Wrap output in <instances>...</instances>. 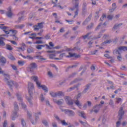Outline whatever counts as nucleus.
I'll use <instances>...</instances> for the list:
<instances>
[{
    "label": "nucleus",
    "instance_id": "nucleus-57",
    "mask_svg": "<svg viewBox=\"0 0 127 127\" xmlns=\"http://www.w3.org/2000/svg\"><path fill=\"white\" fill-rule=\"evenodd\" d=\"M99 12H96V13H95V17L96 18H99Z\"/></svg>",
    "mask_w": 127,
    "mask_h": 127
},
{
    "label": "nucleus",
    "instance_id": "nucleus-54",
    "mask_svg": "<svg viewBox=\"0 0 127 127\" xmlns=\"http://www.w3.org/2000/svg\"><path fill=\"white\" fill-rule=\"evenodd\" d=\"M37 26H39V27L41 29L43 27V25L42 23L38 24Z\"/></svg>",
    "mask_w": 127,
    "mask_h": 127
},
{
    "label": "nucleus",
    "instance_id": "nucleus-7",
    "mask_svg": "<svg viewBox=\"0 0 127 127\" xmlns=\"http://www.w3.org/2000/svg\"><path fill=\"white\" fill-rule=\"evenodd\" d=\"M6 14V16L9 18H11L12 16H14V14L12 12L11 6H9L7 8Z\"/></svg>",
    "mask_w": 127,
    "mask_h": 127
},
{
    "label": "nucleus",
    "instance_id": "nucleus-17",
    "mask_svg": "<svg viewBox=\"0 0 127 127\" xmlns=\"http://www.w3.org/2000/svg\"><path fill=\"white\" fill-rule=\"evenodd\" d=\"M65 101L67 104L69 106H72L74 104V102L71 99H69V97H66L65 98Z\"/></svg>",
    "mask_w": 127,
    "mask_h": 127
},
{
    "label": "nucleus",
    "instance_id": "nucleus-13",
    "mask_svg": "<svg viewBox=\"0 0 127 127\" xmlns=\"http://www.w3.org/2000/svg\"><path fill=\"white\" fill-rule=\"evenodd\" d=\"M55 117L56 119V120L58 121L59 123H61L63 126L67 125V123L65 122V120H61V119H60L59 117L57 115H55Z\"/></svg>",
    "mask_w": 127,
    "mask_h": 127
},
{
    "label": "nucleus",
    "instance_id": "nucleus-58",
    "mask_svg": "<svg viewBox=\"0 0 127 127\" xmlns=\"http://www.w3.org/2000/svg\"><path fill=\"white\" fill-rule=\"evenodd\" d=\"M66 22H67L69 24H72L73 23V20H66Z\"/></svg>",
    "mask_w": 127,
    "mask_h": 127
},
{
    "label": "nucleus",
    "instance_id": "nucleus-6",
    "mask_svg": "<svg viewBox=\"0 0 127 127\" xmlns=\"http://www.w3.org/2000/svg\"><path fill=\"white\" fill-rule=\"evenodd\" d=\"M0 28L6 34H8V32L10 31V29L7 27L4 26V24H1L0 25Z\"/></svg>",
    "mask_w": 127,
    "mask_h": 127
},
{
    "label": "nucleus",
    "instance_id": "nucleus-10",
    "mask_svg": "<svg viewBox=\"0 0 127 127\" xmlns=\"http://www.w3.org/2000/svg\"><path fill=\"white\" fill-rule=\"evenodd\" d=\"M50 94L53 97H56L57 96H63L64 95V93H62V92H60L58 93H54L53 91H50Z\"/></svg>",
    "mask_w": 127,
    "mask_h": 127
},
{
    "label": "nucleus",
    "instance_id": "nucleus-27",
    "mask_svg": "<svg viewBox=\"0 0 127 127\" xmlns=\"http://www.w3.org/2000/svg\"><path fill=\"white\" fill-rule=\"evenodd\" d=\"M0 63L2 64H5L6 62V60L3 57H0Z\"/></svg>",
    "mask_w": 127,
    "mask_h": 127
},
{
    "label": "nucleus",
    "instance_id": "nucleus-30",
    "mask_svg": "<svg viewBox=\"0 0 127 127\" xmlns=\"http://www.w3.org/2000/svg\"><path fill=\"white\" fill-rule=\"evenodd\" d=\"M123 24H116L114 26H113V29H117L119 28Z\"/></svg>",
    "mask_w": 127,
    "mask_h": 127
},
{
    "label": "nucleus",
    "instance_id": "nucleus-18",
    "mask_svg": "<svg viewBox=\"0 0 127 127\" xmlns=\"http://www.w3.org/2000/svg\"><path fill=\"white\" fill-rule=\"evenodd\" d=\"M61 53V52L60 51H57L56 52H55V54H49V57H50V58L51 59H55L56 60V58H55L56 55L57 54H59Z\"/></svg>",
    "mask_w": 127,
    "mask_h": 127
},
{
    "label": "nucleus",
    "instance_id": "nucleus-35",
    "mask_svg": "<svg viewBox=\"0 0 127 127\" xmlns=\"http://www.w3.org/2000/svg\"><path fill=\"white\" fill-rule=\"evenodd\" d=\"M21 124H22L23 127H26V124L24 119L21 120Z\"/></svg>",
    "mask_w": 127,
    "mask_h": 127
},
{
    "label": "nucleus",
    "instance_id": "nucleus-43",
    "mask_svg": "<svg viewBox=\"0 0 127 127\" xmlns=\"http://www.w3.org/2000/svg\"><path fill=\"white\" fill-rule=\"evenodd\" d=\"M18 64L19 65H21V66H23V65L24 64V62L23 61H19L18 62Z\"/></svg>",
    "mask_w": 127,
    "mask_h": 127
},
{
    "label": "nucleus",
    "instance_id": "nucleus-2",
    "mask_svg": "<svg viewBox=\"0 0 127 127\" xmlns=\"http://www.w3.org/2000/svg\"><path fill=\"white\" fill-rule=\"evenodd\" d=\"M14 110L13 112V113L11 116V119L12 121H14L16 118L18 117L17 111H18V107L16 102H15L14 103Z\"/></svg>",
    "mask_w": 127,
    "mask_h": 127
},
{
    "label": "nucleus",
    "instance_id": "nucleus-41",
    "mask_svg": "<svg viewBox=\"0 0 127 127\" xmlns=\"http://www.w3.org/2000/svg\"><path fill=\"white\" fill-rule=\"evenodd\" d=\"M27 51L29 54H30L34 52V50L33 48H29L27 50Z\"/></svg>",
    "mask_w": 127,
    "mask_h": 127
},
{
    "label": "nucleus",
    "instance_id": "nucleus-42",
    "mask_svg": "<svg viewBox=\"0 0 127 127\" xmlns=\"http://www.w3.org/2000/svg\"><path fill=\"white\" fill-rule=\"evenodd\" d=\"M88 105H87V104L85 103L83 106V107H82V109H83V110H86L87 108Z\"/></svg>",
    "mask_w": 127,
    "mask_h": 127
},
{
    "label": "nucleus",
    "instance_id": "nucleus-21",
    "mask_svg": "<svg viewBox=\"0 0 127 127\" xmlns=\"http://www.w3.org/2000/svg\"><path fill=\"white\" fill-rule=\"evenodd\" d=\"M31 80L33 81H34V82H36V86H37V82H39L40 83H41V82L39 81L38 80V77L36 76H33L31 77Z\"/></svg>",
    "mask_w": 127,
    "mask_h": 127
},
{
    "label": "nucleus",
    "instance_id": "nucleus-20",
    "mask_svg": "<svg viewBox=\"0 0 127 127\" xmlns=\"http://www.w3.org/2000/svg\"><path fill=\"white\" fill-rule=\"evenodd\" d=\"M69 55L66 56V58H71V57H75L79 58L80 57V55H77L76 54H72L71 53H68Z\"/></svg>",
    "mask_w": 127,
    "mask_h": 127
},
{
    "label": "nucleus",
    "instance_id": "nucleus-24",
    "mask_svg": "<svg viewBox=\"0 0 127 127\" xmlns=\"http://www.w3.org/2000/svg\"><path fill=\"white\" fill-rule=\"evenodd\" d=\"M77 114H78V116L82 117L83 118H84V119L86 118V117L85 116V114L83 112L78 111Z\"/></svg>",
    "mask_w": 127,
    "mask_h": 127
},
{
    "label": "nucleus",
    "instance_id": "nucleus-45",
    "mask_svg": "<svg viewBox=\"0 0 127 127\" xmlns=\"http://www.w3.org/2000/svg\"><path fill=\"white\" fill-rule=\"evenodd\" d=\"M40 99V101L42 102H43L45 100V98L44 97L43 94H41Z\"/></svg>",
    "mask_w": 127,
    "mask_h": 127
},
{
    "label": "nucleus",
    "instance_id": "nucleus-8",
    "mask_svg": "<svg viewBox=\"0 0 127 127\" xmlns=\"http://www.w3.org/2000/svg\"><path fill=\"white\" fill-rule=\"evenodd\" d=\"M70 10L71 11L75 10L76 11L75 12V15L74 16V18L76 16L78 15V3H75L74 7L73 8H71Z\"/></svg>",
    "mask_w": 127,
    "mask_h": 127
},
{
    "label": "nucleus",
    "instance_id": "nucleus-52",
    "mask_svg": "<svg viewBox=\"0 0 127 127\" xmlns=\"http://www.w3.org/2000/svg\"><path fill=\"white\" fill-rule=\"evenodd\" d=\"M38 119V117L35 118V120L33 121V120H31V123L32 124H33V125H34L35 123H37V120Z\"/></svg>",
    "mask_w": 127,
    "mask_h": 127
},
{
    "label": "nucleus",
    "instance_id": "nucleus-51",
    "mask_svg": "<svg viewBox=\"0 0 127 127\" xmlns=\"http://www.w3.org/2000/svg\"><path fill=\"white\" fill-rule=\"evenodd\" d=\"M88 89H89V86L87 85V86H86V87L84 88V91H83V92H84V93H85L87 92V91L88 90Z\"/></svg>",
    "mask_w": 127,
    "mask_h": 127
},
{
    "label": "nucleus",
    "instance_id": "nucleus-36",
    "mask_svg": "<svg viewBox=\"0 0 127 127\" xmlns=\"http://www.w3.org/2000/svg\"><path fill=\"white\" fill-rule=\"evenodd\" d=\"M17 49L18 52H23L25 50V48H24V47H22L20 48H17Z\"/></svg>",
    "mask_w": 127,
    "mask_h": 127
},
{
    "label": "nucleus",
    "instance_id": "nucleus-59",
    "mask_svg": "<svg viewBox=\"0 0 127 127\" xmlns=\"http://www.w3.org/2000/svg\"><path fill=\"white\" fill-rule=\"evenodd\" d=\"M120 125H121V122L120 121H118L116 123V127H119Z\"/></svg>",
    "mask_w": 127,
    "mask_h": 127
},
{
    "label": "nucleus",
    "instance_id": "nucleus-53",
    "mask_svg": "<svg viewBox=\"0 0 127 127\" xmlns=\"http://www.w3.org/2000/svg\"><path fill=\"white\" fill-rule=\"evenodd\" d=\"M112 41L111 40H108L106 41V42H105L103 44H102V45H104L107 44H109Z\"/></svg>",
    "mask_w": 127,
    "mask_h": 127
},
{
    "label": "nucleus",
    "instance_id": "nucleus-63",
    "mask_svg": "<svg viewBox=\"0 0 127 127\" xmlns=\"http://www.w3.org/2000/svg\"><path fill=\"white\" fill-rule=\"evenodd\" d=\"M52 126L53 127H57V125L56 123H53L52 124Z\"/></svg>",
    "mask_w": 127,
    "mask_h": 127
},
{
    "label": "nucleus",
    "instance_id": "nucleus-12",
    "mask_svg": "<svg viewBox=\"0 0 127 127\" xmlns=\"http://www.w3.org/2000/svg\"><path fill=\"white\" fill-rule=\"evenodd\" d=\"M124 111L123 110V108H120V110H119V114H118V119L119 120H121L122 118H123V116L124 115Z\"/></svg>",
    "mask_w": 127,
    "mask_h": 127
},
{
    "label": "nucleus",
    "instance_id": "nucleus-60",
    "mask_svg": "<svg viewBox=\"0 0 127 127\" xmlns=\"http://www.w3.org/2000/svg\"><path fill=\"white\" fill-rule=\"evenodd\" d=\"M43 124L45 126H48V123L47 121H43Z\"/></svg>",
    "mask_w": 127,
    "mask_h": 127
},
{
    "label": "nucleus",
    "instance_id": "nucleus-16",
    "mask_svg": "<svg viewBox=\"0 0 127 127\" xmlns=\"http://www.w3.org/2000/svg\"><path fill=\"white\" fill-rule=\"evenodd\" d=\"M53 101L58 105H61L64 102L63 99L57 100L56 99H53Z\"/></svg>",
    "mask_w": 127,
    "mask_h": 127
},
{
    "label": "nucleus",
    "instance_id": "nucleus-55",
    "mask_svg": "<svg viewBox=\"0 0 127 127\" xmlns=\"http://www.w3.org/2000/svg\"><path fill=\"white\" fill-rule=\"evenodd\" d=\"M7 122L6 121H4L3 125V127H7Z\"/></svg>",
    "mask_w": 127,
    "mask_h": 127
},
{
    "label": "nucleus",
    "instance_id": "nucleus-15",
    "mask_svg": "<svg viewBox=\"0 0 127 127\" xmlns=\"http://www.w3.org/2000/svg\"><path fill=\"white\" fill-rule=\"evenodd\" d=\"M37 37V34L33 33L31 34H30L29 35V38L34 40V39H42V37Z\"/></svg>",
    "mask_w": 127,
    "mask_h": 127
},
{
    "label": "nucleus",
    "instance_id": "nucleus-34",
    "mask_svg": "<svg viewBox=\"0 0 127 127\" xmlns=\"http://www.w3.org/2000/svg\"><path fill=\"white\" fill-rule=\"evenodd\" d=\"M8 58L11 61H15V58H14V57H13L12 55L10 54L8 56Z\"/></svg>",
    "mask_w": 127,
    "mask_h": 127
},
{
    "label": "nucleus",
    "instance_id": "nucleus-28",
    "mask_svg": "<svg viewBox=\"0 0 127 127\" xmlns=\"http://www.w3.org/2000/svg\"><path fill=\"white\" fill-rule=\"evenodd\" d=\"M24 27V24L17 25L15 26V28L18 29H21Z\"/></svg>",
    "mask_w": 127,
    "mask_h": 127
},
{
    "label": "nucleus",
    "instance_id": "nucleus-25",
    "mask_svg": "<svg viewBox=\"0 0 127 127\" xmlns=\"http://www.w3.org/2000/svg\"><path fill=\"white\" fill-rule=\"evenodd\" d=\"M123 102V99L120 98H116V103L117 104H121Z\"/></svg>",
    "mask_w": 127,
    "mask_h": 127
},
{
    "label": "nucleus",
    "instance_id": "nucleus-46",
    "mask_svg": "<svg viewBox=\"0 0 127 127\" xmlns=\"http://www.w3.org/2000/svg\"><path fill=\"white\" fill-rule=\"evenodd\" d=\"M34 31L38 30L40 29H41V28H39L38 25L34 26Z\"/></svg>",
    "mask_w": 127,
    "mask_h": 127
},
{
    "label": "nucleus",
    "instance_id": "nucleus-14",
    "mask_svg": "<svg viewBox=\"0 0 127 127\" xmlns=\"http://www.w3.org/2000/svg\"><path fill=\"white\" fill-rule=\"evenodd\" d=\"M18 101L20 102V105L21 107L23 108V109H25L26 107V105L22 102V99L21 98V96H17Z\"/></svg>",
    "mask_w": 127,
    "mask_h": 127
},
{
    "label": "nucleus",
    "instance_id": "nucleus-33",
    "mask_svg": "<svg viewBox=\"0 0 127 127\" xmlns=\"http://www.w3.org/2000/svg\"><path fill=\"white\" fill-rule=\"evenodd\" d=\"M109 105L111 107H112V108H114V101L113 100H110Z\"/></svg>",
    "mask_w": 127,
    "mask_h": 127
},
{
    "label": "nucleus",
    "instance_id": "nucleus-3",
    "mask_svg": "<svg viewBox=\"0 0 127 127\" xmlns=\"http://www.w3.org/2000/svg\"><path fill=\"white\" fill-rule=\"evenodd\" d=\"M127 51V47L125 46L119 47L118 49H115L113 51V54L115 55H120L121 53L123 51Z\"/></svg>",
    "mask_w": 127,
    "mask_h": 127
},
{
    "label": "nucleus",
    "instance_id": "nucleus-19",
    "mask_svg": "<svg viewBox=\"0 0 127 127\" xmlns=\"http://www.w3.org/2000/svg\"><path fill=\"white\" fill-rule=\"evenodd\" d=\"M74 102L75 105H76L79 109H82V104L81 103V102H80L78 100H75Z\"/></svg>",
    "mask_w": 127,
    "mask_h": 127
},
{
    "label": "nucleus",
    "instance_id": "nucleus-62",
    "mask_svg": "<svg viewBox=\"0 0 127 127\" xmlns=\"http://www.w3.org/2000/svg\"><path fill=\"white\" fill-rule=\"evenodd\" d=\"M26 59L28 60H32L33 58L30 55H28L26 56Z\"/></svg>",
    "mask_w": 127,
    "mask_h": 127
},
{
    "label": "nucleus",
    "instance_id": "nucleus-9",
    "mask_svg": "<svg viewBox=\"0 0 127 127\" xmlns=\"http://www.w3.org/2000/svg\"><path fill=\"white\" fill-rule=\"evenodd\" d=\"M24 11H21L18 14V16H21L20 17H19L17 21H15L16 23H19L21 22V21L23 20V16H22V14H23Z\"/></svg>",
    "mask_w": 127,
    "mask_h": 127
},
{
    "label": "nucleus",
    "instance_id": "nucleus-11",
    "mask_svg": "<svg viewBox=\"0 0 127 127\" xmlns=\"http://www.w3.org/2000/svg\"><path fill=\"white\" fill-rule=\"evenodd\" d=\"M100 104L96 105L94 107L92 110L90 111V112L92 113L93 112H95V113H98L100 111L99 106H100Z\"/></svg>",
    "mask_w": 127,
    "mask_h": 127
},
{
    "label": "nucleus",
    "instance_id": "nucleus-44",
    "mask_svg": "<svg viewBox=\"0 0 127 127\" xmlns=\"http://www.w3.org/2000/svg\"><path fill=\"white\" fill-rule=\"evenodd\" d=\"M117 58L119 61H121L123 60V58L122 57L121 55L118 56Z\"/></svg>",
    "mask_w": 127,
    "mask_h": 127
},
{
    "label": "nucleus",
    "instance_id": "nucleus-31",
    "mask_svg": "<svg viewBox=\"0 0 127 127\" xmlns=\"http://www.w3.org/2000/svg\"><path fill=\"white\" fill-rule=\"evenodd\" d=\"M79 123L81 124L83 126H84L85 127H88L89 125L86 122H83L82 121L79 120Z\"/></svg>",
    "mask_w": 127,
    "mask_h": 127
},
{
    "label": "nucleus",
    "instance_id": "nucleus-48",
    "mask_svg": "<svg viewBox=\"0 0 127 127\" xmlns=\"http://www.w3.org/2000/svg\"><path fill=\"white\" fill-rule=\"evenodd\" d=\"M85 104H86V105L89 107H91L92 106V102L89 101H88Z\"/></svg>",
    "mask_w": 127,
    "mask_h": 127
},
{
    "label": "nucleus",
    "instance_id": "nucleus-38",
    "mask_svg": "<svg viewBox=\"0 0 127 127\" xmlns=\"http://www.w3.org/2000/svg\"><path fill=\"white\" fill-rule=\"evenodd\" d=\"M107 17V15L104 14L100 18V21H103Z\"/></svg>",
    "mask_w": 127,
    "mask_h": 127
},
{
    "label": "nucleus",
    "instance_id": "nucleus-64",
    "mask_svg": "<svg viewBox=\"0 0 127 127\" xmlns=\"http://www.w3.org/2000/svg\"><path fill=\"white\" fill-rule=\"evenodd\" d=\"M126 7H127V3L122 6L123 8H126Z\"/></svg>",
    "mask_w": 127,
    "mask_h": 127
},
{
    "label": "nucleus",
    "instance_id": "nucleus-22",
    "mask_svg": "<svg viewBox=\"0 0 127 127\" xmlns=\"http://www.w3.org/2000/svg\"><path fill=\"white\" fill-rule=\"evenodd\" d=\"M17 33V31L15 30H10V31L8 32V34L10 35V36H15V34Z\"/></svg>",
    "mask_w": 127,
    "mask_h": 127
},
{
    "label": "nucleus",
    "instance_id": "nucleus-29",
    "mask_svg": "<svg viewBox=\"0 0 127 127\" xmlns=\"http://www.w3.org/2000/svg\"><path fill=\"white\" fill-rule=\"evenodd\" d=\"M4 38H0V46H3L5 45V43L3 42Z\"/></svg>",
    "mask_w": 127,
    "mask_h": 127
},
{
    "label": "nucleus",
    "instance_id": "nucleus-47",
    "mask_svg": "<svg viewBox=\"0 0 127 127\" xmlns=\"http://www.w3.org/2000/svg\"><path fill=\"white\" fill-rule=\"evenodd\" d=\"M113 17L114 16L113 15H109L107 16V18L108 19V20H112L113 19Z\"/></svg>",
    "mask_w": 127,
    "mask_h": 127
},
{
    "label": "nucleus",
    "instance_id": "nucleus-5",
    "mask_svg": "<svg viewBox=\"0 0 127 127\" xmlns=\"http://www.w3.org/2000/svg\"><path fill=\"white\" fill-rule=\"evenodd\" d=\"M62 111L64 112V114H67L68 116L70 117L74 116L75 115L74 112L71 110L65 109V110H62Z\"/></svg>",
    "mask_w": 127,
    "mask_h": 127
},
{
    "label": "nucleus",
    "instance_id": "nucleus-26",
    "mask_svg": "<svg viewBox=\"0 0 127 127\" xmlns=\"http://www.w3.org/2000/svg\"><path fill=\"white\" fill-rule=\"evenodd\" d=\"M29 67L30 69H34L37 67V64L35 63H32L30 64Z\"/></svg>",
    "mask_w": 127,
    "mask_h": 127
},
{
    "label": "nucleus",
    "instance_id": "nucleus-40",
    "mask_svg": "<svg viewBox=\"0 0 127 127\" xmlns=\"http://www.w3.org/2000/svg\"><path fill=\"white\" fill-rule=\"evenodd\" d=\"M6 49L9 51H12L13 50V48L12 47L9 45H6Z\"/></svg>",
    "mask_w": 127,
    "mask_h": 127
},
{
    "label": "nucleus",
    "instance_id": "nucleus-56",
    "mask_svg": "<svg viewBox=\"0 0 127 127\" xmlns=\"http://www.w3.org/2000/svg\"><path fill=\"white\" fill-rule=\"evenodd\" d=\"M1 106H2V107L3 108H5L6 105H5V104L4 103V102L3 101H1Z\"/></svg>",
    "mask_w": 127,
    "mask_h": 127
},
{
    "label": "nucleus",
    "instance_id": "nucleus-39",
    "mask_svg": "<svg viewBox=\"0 0 127 127\" xmlns=\"http://www.w3.org/2000/svg\"><path fill=\"white\" fill-rule=\"evenodd\" d=\"M64 56V54H61L59 55V58H56V60H62V58H63Z\"/></svg>",
    "mask_w": 127,
    "mask_h": 127
},
{
    "label": "nucleus",
    "instance_id": "nucleus-49",
    "mask_svg": "<svg viewBox=\"0 0 127 127\" xmlns=\"http://www.w3.org/2000/svg\"><path fill=\"white\" fill-rule=\"evenodd\" d=\"M7 11L5 10H0V14H3L6 13Z\"/></svg>",
    "mask_w": 127,
    "mask_h": 127
},
{
    "label": "nucleus",
    "instance_id": "nucleus-23",
    "mask_svg": "<svg viewBox=\"0 0 127 127\" xmlns=\"http://www.w3.org/2000/svg\"><path fill=\"white\" fill-rule=\"evenodd\" d=\"M107 25V23L105 22L104 24L100 23L98 26L96 27V30H98L100 28H105L106 26Z\"/></svg>",
    "mask_w": 127,
    "mask_h": 127
},
{
    "label": "nucleus",
    "instance_id": "nucleus-32",
    "mask_svg": "<svg viewBox=\"0 0 127 127\" xmlns=\"http://www.w3.org/2000/svg\"><path fill=\"white\" fill-rule=\"evenodd\" d=\"M47 75L50 78H53L54 76L53 73L51 71H48Z\"/></svg>",
    "mask_w": 127,
    "mask_h": 127
},
{
    "label": "nucleus",
    "instance_id": "nucleus-37",
    "mask_svg": "<svg viewBox=\"0 0 127 127\" xmlns=\"http://www.w3.org/2000/svg\"><path fill=\"white\" fill-rule=\"evenodd\" d=\"M45 45H37L36 46V49L38 50H41L42 49V47H44Z\"/></svg>",
    "mask_w": 127,
    "mask_h": 127
},
{
    "label": "nucleus",
    "instance_id": "nucleus-61",
    "mask_svg": "<svg viewBox=\"0 0 127 127\" xmlns=\"http://www.w3.org/2000/svg\"><path fill=\"white\" fill-rule=\"evenodd\" d=\"M35 44H43V42L42 41H37L35 42Z\"/></svg>",
    "mask_w": 127,
    "mask_h": 127
},
{
    "label": "nucleus",
    "instance_id": "nucleus-1",
    "mask_svg": "<svg viewBox=\"0 0 127 127\" xmlns=\"http://www.w3.org/2000/svg\"><path fill=\"white\" fill-rule=\"evenodd\" d=\"M34 90V86L33 83H28V93L29 94V97H26V100L28 101L30 104H32V100L33 99L32 97L33 92Z\"/></svg>",
    "mask_w": 127,
    "mask_h": 127
},
{
    "label": "nucleus",
    "instance_id": "nucleus-4",
    "mask_svg": "<svg viewBox=\"0 0 127 127\" xmlns=\"http://www.w3.org/2000/svg\"><path fill=\"white\" fill-rule=\"evenodd\" d=\"M37 87L39 89H42L46 93H48L49 91V89L45 85H42L41 83H40L39 82H37Z\"/></svg>",
    "mask_w": 127,
    "mask_h": 127
},
{
    "label": "nucleus",
    "instance_id": "nucleus-50",
    "mask_svg": "<svg viewBox=\"0 0 127 127\" xmlns=\"http://www.w3.org/2000/svg\"><path fill=\"white\" fill-rule=\"evenodd\" d=\"M9 42H11L14 45H17L16 42L15 41L9 40Z\"/></svg>",
    "mask_w": 127,
    "mask_h": 127
}]
</instances>
